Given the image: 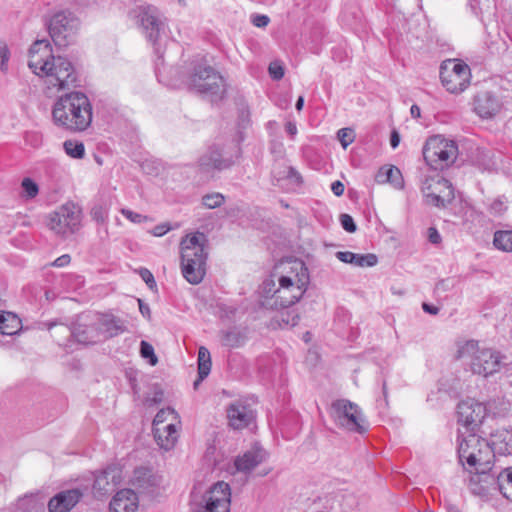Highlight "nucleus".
I'll use <instances>...</instances> for the list:
<instances>
[{
    "instance_id": "f257e3e1",
    "label": "nucleus",
    "mask_w": 512,
    "mask_h": 512,
    "mask_svg": "<svg viewBox=\"0 0 512 512\" xmlns=\"http://www.w3.org/2000/svg\"><path fill=\"white\" fill-rule=\"evenodd\" d=\"M44 46L48 53L51 52L48 40L34 41V54ZM34 74L44 80V91L48 97L55 96L58 92L78 85V78L72 64L63 57H54L49 54L48 58L34 64Z\"/></svg>"
},
{
    "instance_id": "f03ea898",
    "label": "nucleus",
    "mask_w": 512,
    "mask_h": 512,
    "mask_svg": "<svg viewBox=\"0 0 512 512\" xmlns=\"http://www.w3.org/2000/svg\"><path fill=\"white\" fill-rule=\"evenodd\" d=\"M92 117L90 100L79 91L65 93L53 105V122L71 132L85 131L91 125Z\"/></svg>"
},
{
    "instance_id": "7ed1b4c3",
    "label": "nucleus",
    "mask_w": 512,
    "mask_h": 512,
    "mask_svg": "<svg viewBox=\"0 0 512 512\" xmlns=\"http://www.w3.org/2000/svg\"><path fill=\"white\" fill-rule=\"evenodd\" d=\"M185 87L210 101L221 100L226 92V84L222 75L203 57H195L189 61L182 75Z\"/></svg>"
},
{
    "instance_id": "20e7f679",
    "label": "nucleus",
    "mask_w": 512,
    "mask_h": 512,
    "mask_svg": "<svg viewBox=\"0 0 512 512\" xmlns=\"http://www.w3.org/2000/svg\"><path fill=\"white\" fill-rule=\"evenodd\" d=\"M458 433V457L463 467L477 474L490 471L494 459L490 443L476 433H463L461 428Z\"/></svg>"
},
{
    "instance_id": "39448f33",
    "label": "nucleus",
    "mask_w": 512,
    "mask_h": 512,
    "mask_svg": "<svg viewBox=\"0 0 512 512\" xmlns=\"http://www.w3.org/2000/svg\"><path fill=\"white\" fill-rule=\"evenodd\" d=\"M204 241V234L197 233L186 236L180 243L181 272L192 285L201 283L206 275L208 253Z\"/></svg>"
},
{
    "instance_id": "423d86ee",
    "label": "nucleus",
    "mask_w": 512,
    "mask_h": 512,
    "mask_svg": "<svg viewBox=\"0 0 512 512\" xmlns=\"http://www.w3.org/2000/svg\"><path fill=\"white\" fill-rule=\"evenodd\" d=\"M309 281L308 271L304 263L295 261L287 275L279 277V287L272 294L276 308L289 307L303 296Z\"/></svg>"
},
{
    "instance_id": "0eeeda50",
    "label": "nucleus",
    "mask_w": 512,
    "mask_h": 512,
    "mask_svg": "<svg viewBox=\"0 0 512 512\" xmlns=\"http://www.w3.org/2000/svg\"><path fill=\"white\" fill-rule=\"evenodd\" d=\"M456 357L471 359L470 366L474 374L487 377L500 369L501 357L498 352L491 349H480L478 342L468 340L458 343Z\"/></svg>"
},
{
    "instance_id": "6e6552de",
    "label": "nucleus",
    "mask_w": 512,
    "mask_h": 512,
    "mask_svg": "<svg viewBox=\"0 0 512 512\" xmlns=\"http://www.w3.org/2000/svg\"><path fill=\"white\" fill-rule=\"evenodd\" d=\"M82 209L73 202H66L45 218L47 228L61 238L75 234L82 226Z\"/></svg>"
},
{
    "instance_id": "1a4fd4ad",
    "label": "nucleus",
    "mask_w": 512,
    "mask_h": 512,
    "mask_svg": "<svg viewBox=\"0 0 512 512\" xmlns=\"http://www.w3.org/2000/svg\"><path fill=\"white\" fill-rule=\"evenodd\" d=\"M458 146L454 140L441 135L429 137L423 147V157L434 170H442L455 162Z\"/></svg>"
},
{
    "instance_id": "9d476101",
    "label": "nucleus",
    "mask_w": 512,
    "mask_h": 512,
    "mask_svg": "<svg viewBox=\"0 0 512 512\" xmlns=\"http://www.w3.org/2000/svg\"><path fill=\"white\" fill-rule=\"evenodd\" d=\"M44 24L55 45L65 47L75 39L80 22L72 13L59 11L44 18Z\"/></svg>"
},
{
    "instance_id": "9b49d317",
    "label": "nucleus",
    "mask_w": 512,
    "mask_h": 512,
    "mask_svg": "<svg viewBox=\"0 0 512 512\" xmlns=\"http://www.w3.org/2000/svg\"><path fill=\"white\" fill-rule=\"evenodd\" d=\"M330 414L335 424L350 432L362 434L367 430L366 419L359 406L347 399L332 403Z\"/></svg>"
},
{
    "instance_id": "f8f14e48",
    "label": "nucleus",
    "mask_w": 512,
    "mask_h": 512,
    "mask_svg": "<svg viewBox=\"0 0 512 512\" xmlns=\"http://www.w3.org/2000/svg\"><path fill=\"white\" fill-rule=\"evenodd\" d=\"M440 80L447 92L460 94L471 83V69L462 60L447 59L440 66Z\"/></svg>"
},
{
    "instance_id": "ddd939ff",
    "label": "nucleus",
    "mask_w": 512,
    "mask_h": 512,
    "mask_svg": "<svg viewBox=\"0 0 512 512\" xmlns=\"http://www.w3.org/2000/svg\"><path fill=\"white\" fill-rule=\"evenodd\" d=\"M230 503V486L220 481L207 490L200 501L192 504V510L193 512H229Z\"/></svg>"
},
{
    "instance_id": "4468645a",
    "label": "nucleus",
    "mask_w": 512,
    "mask_h": 512,
    "mask_svg": "<svg viewBox=\"0 0 512 512\" xmlns=\"http://www.w3.org/2000/svg\"><path fill=\"white\" fill-rule=\"evenodd\" d=\"M422 192L426 203L438 208H445L455 197L452 184L440 175L427 177Z\"/></svg>"
},
{
    "instance_id": "2eb2a0df",
    "label": "nucleus",
    "mask_w": 512,
    "mask_h": 512,
    "mask_svg": "<svg viewBox=\"0 0 512 512\" xmlns=\"http://www.w3.org/2000/svg\"><path fill=\"white\" fill-rule=\"evenodd\" d=\"M488 408L484 403L474 399L463 400L458 404V423L462 426L465 434L475 433L487 416Z\"/></svg>"
},
{
    "instance_id": "dca6fc26",
    "label": "nucleus",
    "mask_w": 512,
    "mask_h": 512,
    "mask_svg": "<svg viewBox=\"0 0 512 512\" xmlns=\"http://www.w3.org/2000/svg\"><path fill=\"white\" fill-rule=\"evenodd\" d=\"M122 469L118 466H108L94 476L93 493L95 497H102L112 492L121 483Z\"/></svg>"
},
{
    "instance_id": "f3484780",
    "label": "nucleus",
    "mask_w": 512,
    "mask_h": 512,
    "mask_svg": "<svg viewBox=\"0 0 512 512\" xmlns=\"http://www.w3.org/2000/svg\"><path fill=\"white\" fill-rule=\"evenodd\" d=\"M234 163L232 157L226 156L222 151L213 146L203 153L198 160V167L204 173L229 168Z\"/></svg>"
},
{
    "instance_id": "a211bd4d",
    "label": "nucleus",
    "mask_w": 512,
    "mask_h": 512,
    "mask_svg": "<svg viewBox=\"0 0 512 512\" xmlns=\"http://www.w3.org/2000/svg\"><path fill=\"white\" fill-rule=\"evenodd\" d=\"M84 496V490L73 488L63 490L53 496L48 502L49 512H70Z\"/></svg>"
},
{
    "instance_id": "6ab92c4d",
    "label": "nucleus",
    "mask_w": 512,
    "mask_h": 512,
    "mask_svg": "<svg viewBox=\"0 0 512 512\" xmlns=\"http://www.w3.org/2000/svg\"><path fill=\"white\" fill-rule=\"evenodd\" d=\"M473 105L475 113L483 119L494 117L502 107L500 99L489 91L477 93Z\"/></svg>"
},
{
    "instance_id": "aec40b11",
    "label": "nucleus",
    "mask_w": 512,
    "mask_h": 512,
    "mask_svg": "<svg viewBox=\"0 0 512 512\" xmlns=\"http://www.w3.org/2000/svg\"><path fill=\"white\" fill-rule=\"evenodd\" d=\"M140 25L143 28L147 38L156 44L161 33L165 29V23L157 15L154 8L148 7L140 14Z\"/></svg>"
},
{
    "instance_id": "412c9836",
    "label": "nucleus",
    "mask_w": 512,
    "mask_h": 512,
    "mask_svg": "<svg viewBox=\"0 0 512 512\" xmlns=\"http://www.w3.org/2000/svg\"><path fill=\"white\" fill-rule=\"evenodd\" d=\"M227 416L230 426L234 429L247 427L255 418L254 411L248 405L239 401L229 406Z\"/></svg>"
},
{
    "instance_id": "4be33fe9",
    "label": "nucleus",
    "mask_w": 512,
    "mask_h": 512,
    "mask_svg": "<svg viewBox=\"0 0 512 512\" xmlns=\"http://www.w3.org/2000/svg\"><path fill=\"white\" fill-rule=\"evenodd\" d=\"M139 498L132 489H122L112 498L110 512H136Z\"/></svg>"
},
{
    "instance_id": "5701e85b",
    "label": "nucleus",
    "mask_w": 512,
    "mask_h": 512,
    "mask_svg": "<svg viewBox=\"0 0 512 512\" xmlns=\"http://www.w3.org/2000/svg\"><path fill=\"white\" fill-rule=\"evenodd\" d=\"M181 424L167 423L165 426L153 428V434L158 446L166 451L174 448L179 438Z\"/></svg>"
},
{
    "instance_id": "b1692460",
    "label": "nucleus",
    "mask_w": 512,
    "mask_h": 512,
    "mask_svg": "<svg viewBox=\"0 0 512 512\" xmlns=\"http://www.w3.org/2000/svg\"><path fill=\"white\" fill-rule=\"evenodd\" d=\"M267 457V453L261 447L255 446L235 459V467L241 472H250Z\"/></svg>"
},
{
    "instance_id": "393cba45",
    "label": "nucleus",
    "mask_w": 512,
    "mask_h": 512,
    "mask_svg": "<svg viewBox=\"0 0 512 512\" xmlns=\"http://www.w3.org/2000/svg\"><path fill=\"white\" fill-rule=\"evenodd\" d=\"M375 181L378 184H390L398 190L404 187L402 173L399 168L393 165L381 167L375 176Z\"/></svg>"
},
{
    "instance_id": "a878e982",
    "label": "nucleus",
    "mask_w": 512,
    "mask_h": 512,
    "mask_svg": "<svg viewBox=\"0 0 512 512\" xmlns=\"http://www.w3.org/2000/svg\"><path fill=\"white\" fill-rule=\"evenodd\" d=\"M338 260L344 263L352 264L357 267H373L377 264L378 259L375 254H356L350 251H338L336 253Z\"/></svg>"
},
{
    "instance_id": "bb28decb",
    "label": "nucleus",
    "mask_w": 512,
    "mask_h": 512,
    "mask_svg": "<svg viewBox=\"0 0 512 512\" xmlns=\"http://www.w3.org/2000/svg\"><path fill=\"white\" fill-rule=\"evenodd\" d=\"M490 446L493 449V455L495 452L499 454H512V429H501L498 430L492 436V442Z\"/></svg>"
},
{
    "instance_id": "cd10ccee",
    "label": "nucleus",
    "mask_w": 512,
    "mask_h": 512,
    "mask_svg": "<svg viewBox=\"0 0 512 512\" xmlns=\"http://www.w3.org/2000/svg\"><path fill=\"white\" fill-rule=\"evenodd\" d=\"M99 325L105 338L117 336L125 330L121 320L113 315H103L99 320Z\"/></svg>"
},
{
    "instance_id": "c85d7f7f",
    "label": "nucleus",
    "mask_w": 512,
    "mask_h": 512,
    "mask_svg": "<svg viewBox=\"0 0 512 512\" xmlns=\"http://www.w3.org/2000/svg\"><path fill=\"white\" fill-rule=\"evenodd\" d=\"M21 328V320L11 312L0 311V333L14 335Z\"/></svg>"
},
{
    "instance_id": "c756f323",
    "label": "nucleus",
    "mask_w": 512,
    "mask_h": 512,
    "mask_svg": "<svg viewBox=\"0 0 512 512\" xmlns=\"http://www.w3.org/2000/svg\"><path fill=\"white\" fill-rule=\"evenodd\" d=\"M211 371V356L206 347H200L198 350V376L199 380L194 383L196 387L200 381L206 378Z\"/></svg>"
},
{
    "instance_id": "7c9ffc66",
    "label": "nucleus",
    "mask_w": 512,
    "mask_h": 512,
    "mask_svg": "<svg viewBox=\"0 0 512 512\" xmlns=\"http://www.w3.org/2000/svg\"><path fill=\"white\" fill-rule=\"evenodd\" d=\"M167 423H175L176 425L181 424L178 413L173 408L170 407L161 409L156 414L153 420V428L165 426Z\"/></svg>"
},
{
    "instance_id": "2f4dec72",
    "label": "nucleus",
    "mask_w": 512,
    "mask_h": 512,
    "mask_svg": "<svg viewBox=\"0 0 512 512\" xmlns=\"http://www.w3.org/2000/svg\"><path fill=\"white\" fill-rule=\"evenodd\" d=\"M132 484L140 490H148L152 486L151 472L146 468H137L134 471Z\"/></svg>"
},
{
    "instance_id": "473e14b6",
    "label": "nucleus",
    "mask_w": 512,
    "mask_h": 512,
    "mask_svg": "<svg viewBox=\"0 0 512 512\" xmlns=\"http://www.w3.org/2000/svg\"><path fill=\"white\" fill-rule=\"evenodd\" d=\"M244 333L236 328L226 331L222 337L223 345L229 348H238L245 343Z\"/></svg>"
},
{
    "instance_id": "72a5a7b5",
    "label": "nucleus",
    "mask_w": 512,
    "mask_h": 512,
    "mask_svg": "<svg viewBox=\"0 0 512 512\" xmlns=\"http://www.w3.org/2000/svg\"><path fill=\"white\" fill-rule=\"evenodd\" d=\"M497 482L502 495L512 501V468L502 471L497 477Z\"/></svg>"
},
{
    "instance_id": "f704fd0d",
    "label": "nucleus",
    "mask_w": 512,
    "mask_h": 512,
    "mask_svg": "<svg viewBox=\"0 0 512 512\" xmlns=\"http://www.w3.org/2000/svg\"><path fill=\"white\" fill-rule=\"evenodd\" d=\"M493 243L499 250L512 251V231H497L494 235Z\"/></svg>"
},
{
    "instance_id": "c9c22d12",
    "label": "nucleus",
    "mask_w": 512,
    "mask_h": 512,
    "mask_svg": "<svg viewBox=\"0 0 512 512\" xmlns=\"http://www.w3.org/2000/svg\"><path fill=\"white\" fill-rule=\"evenodd\" d=\"M64 150L67 155L72 158L82 159L85 155L84 144L76 140H66L63 143Z\"/></svg>"
},
{
    "instance_id": "e433bc0d",
    "label": "nucleus",
    "mask_w": 512,
    "mask_h": 512,
    "mask_svg": "<svg viewBox=\"0 0 512 512\" xmlns=\"http://www.w3.org/2000/svg\"><path fill=\"white\" fill-rule=\"evenodd\" d=\"M224 202V195L218 192L209 193L202 197V204L208 209L218 208L223 205Z\"/></svg>"
},
{
    "instance_id": "4c0bfd02",
    "label": "nucleus",
    "mask_w": 512,
    "mask_h": 512,
    "mask_svg": "<svg viewBox=\"0 0 512 512\" xmlns=\"http://www.w3.org/2000/svg\"><path fill=\"white\" fill-rule=\"evenodd\" d=\"M109 208L106 204L95 205L90 212V215L97 223H105L108 219Z\"/></svg>"
},
{
    "instance_id": "58836bf2",
    "label": "nucleus",
    "mask_w": 512,
    "mask_h": 512,
    "mask_svg": "<svg viewBox=\"0 0 512 512\" xmlns=\"http://www.w3.org/2000/svg\"><path fill=\"white\" fill-rule=\"evenodd\" d=\"M140 353L141 356L145 359H149V363L154 366L157 364L158 359L154 353V348L151 344L146 341H141L140 344Z\"/></svg>"
},
{
    "instance_id": "ea45409f",
    "label": "nucleus",
    "mask_w": 512,
    "mask_h": 512,
    "mask_svg": "<svg viewBox=\"0 0 512 512\" xmlns=\"http://www.w3.org/2000/svg\"><path fill=\"white\" fill-rule=\"evenodd\" d=\"M337 137L343 148H347L354 141L355 135L351 128H341L337 132Z\"/></svg>"
},
{
    "instance_id": "a19ab883",
    "label": "nucleus",
    "mask_w": 512,
    "mask_h": 512,
    "mask_svg": "<svg viewBox=\"0 0 512 512\" xmlns=\"http://www.w3.org/2000/svg\"><path fill=\"white\" fill-rule=\"evenodd\" d=\"M275 176L277 177L278 180H280L281 178L287 177V178L294 179V181L296 183H301V181H302L300 174L293 167H290V166L284 167L283 172H279V173L275 172Z\"/></svg>"
},
{
    "instance_id": "79ce46f5",
    "label": "nucleus",
    "mask_w": 512,
    "mask_h": 512,
    "mask_svg": "<svg viewBox=\"0 0 512 512\" xmlns=\"http://www.w3.org/2000/svg\"><path fill=\"white\" fill-rule=\"evenodd\" d=\"M10 58V52L8 46L5 42L0 41V69L3 72H6L8 69V61Z\"/></svg>"
},
{
    "instance_id": "37998d69",
    "label": "nucleus",
    "mask_w": 512,
    "mask_h": 512,
    "mask_svg": "<svg viewBox=\"0 0 512 512\" xmlns=\"http://www.w3.org/2000/svg\"><path fill=\"white\" fill-rule=\"evenodd\" d=\"M15 512H32V497L25 495L16 504Z\"/></svg>"
},
{
    "instance_id": "c03bdc74",
    "label": "nucleus",
    "mask_w": 512,
    "mask_h": 512,
    "mask_svg": "<svg viewBox=\"0 0 512 512\" xmlns=\"http://www.w3.org/2000/svg\"><path fill=\"white\" fill-rule=\"evenodd\" d=\"M340 222L344 230H346L349 233H353L356 231L357 227L353 220V218L348 214H341L340 215Z\"/></svg>"
},
{
    "instance_id": "a18cd8bd",
    "label": "nucleus",
    "mask_w": 512,
    "mask_h": 512,
    "mask_svg": "<svg viewBox=\"0 0 512 512\" xmlns=\"http://www.w3.org/2000/svg\"><path fill=\"white\" fill-rule=\"evenodd\" d=\"M89 331L83 330V331H76L73 333L75 339L77 342L82 344H92L97 342V340L94 337L88 336Z\"/></svg>"
},
{
    "instance_id": "49530a36",
    "label": "nucleus",
    "mask_w": 512,
    "mask_h": 512,
    "mask_svg": "<svg viewBox=\"0 0 512 512\" xmlns=\"http://www.w3.org/2000/svg\"><path fill=\"white\" fill-rule=\"evenodd\" d=\"M121 213L124 217H126L128 220H130L131 222L133 223H141L143 222L146 217L139 214V213H136L130 209H121Z\"/></svg>"
},
{
    "instance_id": "de8ad7c7",
    "label": "nucleus",
    "mask_w": 512,
    "mask_h": 512,
    "mask_svg": "<svg viewBox=\"0 0 512 512\" xmlns=\"http://www.w3.org/2000/svg\"><path fill=\"white\" fill-rule=\"evenodd\" d=\"M269 73L275 80H280L284 76V69L279 63H271L269 65Z\"/></svg>"
},
{
    "instance_id": "09e8293b",
    "label": "nucleus",
    "mask_w": 512,
    "mask_h": 512,
    "mask_svg": "<svg viewBox=\"0 0 512 512\" xmlns=\"http://www.w3.org/2000/svg\"><path fill=\"white\" fill-rule=\"evenodd\" d=\"M506 205H505V202L502 201L501 199H495L491 204H490V212L494 215H501L505 210H506Z\"/></svg>"
},
{
    "instance_id": "8fccbe9b",
    "label": "nucleus",
    "mask_w": 512,
    "mask_h": 512,
    "mask_svg": "<svg viewBox=\"0 0 512 512\" xmlns=\"http://www.w3.org/2000/svg\"><path fill=\"white\" fill-rule=\"evenodd\" d=\"M139 274L141 276V278L143 279V281L150 287L152 288L153 286L156 285V282H155V279H154V276L153 274L146 268H142L140 269L139 271Z\"/></svg>"
},
{
    "instance_id": "3c124183",
    "label": "nucleus",
    "mask_w": 512,
    "mask_h": 512,
    "mask_svg": "<svg viewBox=\"0 0 512 512\" xmlns=\"http://www.w3.org/2000/svg\"><path fill=\"white\" fill-rule=\"evenodd\" d=\"M70 262H71V256L69 254H63L60 257H58L57 259H55L49 265L53 266V267H57V268H62V267L68 266L70 264Z\"/></svg>"
},
{
    "instance_id": "603ef678",
    "label": "nucleus",
    "mask_w": 512,
    "mask_h": 512,
    "mask_svg": "<svg viewBox=\"0 0 512 512\" xmlns=\"http://www.w3.org/2000/svg\"><path fill=\"white\" fill-rule=\"evenodd\" d=\"M270 22V19L266 15H254L252 17V23L254 26L263 28L266 27Z\"/></svg>"
},
{
    "instance_id": "864d4df0",
    "label": "nucleus",
    "mask_w": 512,
    "mask_h": 512,
    "mask_svg": "<svg viewBox=\"0 0 512 512\" xmlns=\"http://www.w3.org/2000/svg\"><path fill=\"white\" fill-rule=\"evenodd\" d=\"M22 187L24 190V196L29 199L32 198V178L25 177L22 181Z\"/></svg>"
},
{
    "instance_id": "5fc2aeb1",
    "label": "nucleus",
    "mask_w": 512,
    "mask_h": 512,
    "mask_svg": "<svg viewBox=\"0 0 512 512\" xmlns=\"http://www.w3.org/2000/svg\"><path fill=\"white\" fill-rule=\"evenodd\" d=\"M275 290V282L273 280H266L263 283V292L266 298H272V294L274 293Z\"/></svg>"
},
{
    "instance_id": "6e6d98bb",
    "label": "nucleus",
    "mask_w": 512,
    "mask_h": 512,
    "mask_svg": "<svg viewBox=\"0 0 512 512\" xmlns=\"http://www.w3.org/2000/svg\"><path fill=\"white\" fill-rule=\"evenodd\" d=\"M31 224V218L29 215L18 213L16 216V225L20 227H27Z\"/></svg>"
},
{
    "instance_id": "4d7b16f0",
    "label": "nucleus",
    "mask_w": 512,
    "mask_h": 512,
    "mask_svg": "<svg viewBox=\"0 0 512 512\" xmlns=\"http://www.w3.org/2000/svg\"><path fill=\"white\" fill-rule=\"evenodd\" d=\"M428 238H429V241L433 244H438L441 241V236H440L438 230L434 227H430L428 229Z\"/></svg>"
},
{
    "instance_id": "13d9d810",
    "label": "nucleus",
    "mask_w": 512,
    "mask_h": 512,
    "mask_svg": "<svg viewBox=\"0 0 512 512\" xmlns=\"http://www.w3.org/2000/svg\"><path fill=\"white\" fill-rule=\"evenodd\" d=\"M170 230V226L168 224L157 225L153 228V235L157 237H161L165 235Z\"/></svg>"
},
{
    "instance_id": "bf43d9fd",
    "label": "nucleus",
    "mask_w": 512,
    "mask_h": 512,
    "mask_svg": "<svg viewBox=\"0 0 512 512\" xmlns=\"http://www.w3.org/2000/svg\"><path fill=\"white\" fill-rule=\"evenodd\" d=\"M331 190L336 196H341L344 193L345 187L341 181H334L331 185Z\"/></svg>"
},
{
    "instance_id": "052dcab7",
    "label": "nucleus",
    "mask_w": 512,
    "mask_h": 512,
    "mask_svg": "<svg viewBox=\"0 0 512 512\" xmlns=\"http://www.w3.org/2000/svg\"><path fill=\"white\" fill-rule=\"evenodd\" d=\"M139 303V311L140 313L147 318H150V308L147 304H145L141 299H138Z\"/></svg>"
},
{
    "instance_id": "680f3d73",
    "label": "nucleus",
    "mask_w": 512,
    "mask_h": 512,
    "mask_svg": "<svg viewBox=\"0 0 512 512\" xmlns=\"http://www.w3.org/2000/svg\"><path fill=\"white\" fill-rule=\"evenodd\" d=\"M400 143V135L397 131H392L391 133V137H390V145L393 149H395L396 147H398Z\"/></svg>"
},
{
    "instance_id": "e2e57ef3",
    "label": "nucleus",
    "mask_w": 512,
    "mask_h": 512,
    "mask_svg": "<svg viewBox=\"0 0 512 512\" xmlns=\"http://www.w3.org/2000/svg\"><path fill=\"white\" fill-rule=\"evenodd\" d=\"M286 132L294 138V136L297 134V126L293 122H288L285 125Z\"/></svg>"
},
{
    "instance_id": "0e129e2a",
    "label": "nucleus",
    "mask_w": 512,
    "mask_h": 512,
    "mask_svg": "<svg viewBox=\"0 0 512 512\" xmlns=\"http://www.w3.org/2000/svg\"><path fill=\"white\" fill-rule=\"evenodd\" d=\"M422 308L426 313H429L431 315H436L439 312V308L427 303H423Z\"/></svg>"
},
{
    "instance_id": "69168bd1",
    "label": "nucleus",
    "mask_w": 512,
    "mask_h": 512,
    "mask_svg": "<svg viewBox=\"0 0 512 512\" xmlns=\"http://www.w3.org/2000/svg\"><path fill=\"white\" fill-rule=\"evenodd\" d=\"M410 113H411L413 118L420 117V108H419V106H417L415 104L412 105L411 108H410Z\"/></svg>"
},
{
    "instance_id": "338daca9",
    "label": "nucleus",
    "mask_w": 512,
    "mask_h": 512,
    "mask_svg": "<svg viewBox=\"0 0 512 512\" xmlns=\"http://www.w3.org/2000/svg\"><path fill=\"white\" fill-rule=\"evenodd\" d=\"M162 397H163V392L162 391H158V392L155 393L154 397L150 401H151L152 404H156V403L161 402Z\"/></svg>"
},
{
    "instance_id": "774afa93",
    "label": "nucleus",
    "mask_w": 512,
    "mask_h": 512,
    "mask_svg": "<svg viewBox=\"0 0 512 512\" xmlns=\"http://www.w3.org/2000/svg\"><path fill=\"white\" fill-rule=\"evenodd\" d=\"M303 105H304V98L302 96H300L297 101H296V104H295V108L300 111L302 108H303Z\"/></svg>"
}]
</instances>
